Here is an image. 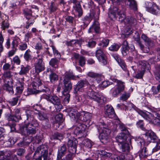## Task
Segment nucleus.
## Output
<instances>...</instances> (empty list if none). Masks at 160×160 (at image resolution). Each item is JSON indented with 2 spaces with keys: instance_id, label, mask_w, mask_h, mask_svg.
<instances>
[{
  "instance_id": "obj_1",
  "label": "nucleus",
  "mask_w": 160,
  "mask_h": 160,
  "mask_svg": "<svg viewBox=\"0 0 160 160\" xmlns=\"http://www.w3.org/2000/svg\"><path fill=\"white\" fill-rule=\"evenodd\" d=\"M27 119L25 121V124L20 127V133L24 136H31L35 134L37 132L36 128L38 124L36 120L33 117V112L29 110L26 111Z\"/></svg>"
},
{
  "instance_id": "obj_2",
  "label": "nucleus",
  "mask_w": 160,
  "mask_h": 160,
  "mask_svg": "<svg viewBox=\"0 0 160 160\" xmlns=\"http://www.w3.org/2000/svg\"><path fill=\"white\" fill-rule=\"evenodd\" d=\"M76 77L70 73L66 74L64 77L62 94L64 96L63 102L65 104L68 103L69 101L70 97L69 92L72 88V84L70 79H75Z\"/></svg>"
},
{
  "instance_id": "obj_3",
  "label": "nucleus",
  "mask_w": 160,
  "mask_h": 160,
  "mask_svg": "<svg viewBox=\"0 0 160 160\" xmlns=\"http://www.w3.org/2000/svg\"><path fill=\"white\" fill-rule=\"evenodd\" d=\"M117 15L119 16V21L124 22L127 17L125 9L123 8H118L116 7L111 8L108 12V16L110 19L112 20L116 19Z\"/></svg>"
},
{
  "instance_id": "obj_4",
  "label": "nucleus",
  "mask_w": 160,
  "mask_h": 160,
  "mask_svg": "<svg viewBox=\"0 0 160 160\" xmlns=\"http://www.w3.org/2000/svg\"><path fill=\"white\" fill-rule=\"evenodd\" d=\"M43 90L44 91V92H45L47 94H43L42 96V98L46 99L54 105L57 106V108H58L61 109L62 108L61 100L59 98L55 95H49L50 91L48 88H46L45 89H43Z\"/></svg>"
},
{
  "instance_id": "obj_5",
  "label": "nucleus",
  "mask_w": 160,
  "mask_h": 160,
  "mask_svg": "<svg viewBox=\"0 0 160 160\" xmlns=\"http://www.w3.org/2000/svg\"><path fill=\"white\" fill-rule=\"evenodd\" d=\"M111 79L117 83V85L112 88L111 90L112 96L113 97H117L124 91L125 87L124 83L115 78H111Z\"/></svg>"
},
{
  "instance_id": "obj_6",
  "label": "nucleus",
  "mask_w": 160,
  "mask_h": 160,
  "mask_svg": "<svg viewBox=\"0 0 160 160\" xmlns=\"http://www.w3.org/2000/svg\"><path fill=\"white\" fill-rule=\"evenodd\" d=\"M67 148L65 144H63L58 150L57 156V160H72V154L70 152L65 157H63L67 152Z\"/></svg>"
},
{
  "instance_id": "obj_7",
  "label": "nucleus",
  "mask_w": 160,
  "mask_h": 160,
  "mask_svg": "<svg viewBox=\"0 0 160 160\" xmlns=\"http://www.w3.org/2000/svg\"><path fill=\"white\" fill-rule=\"evenodd\" d=\"M87 97L90 99H92L98 103H102L106 100V98L101 95L97 92H95L92 89H88L87 92Z\"/></svg>"
},
{
  "instance_id": "obj_8",
  "label": "nucleus",
  "mask_w": 160,
  "mask_h": 160,
  "mask_svg": "<svg viewBox=\"0 0 160 160\" xmlns=\"http://www.w3.org/2000/svg\"><path fill=\"white\" fill-rule=\"evenodd\" d=\"M65 143H67L69 152L72 154L74 157V154L76 152L77 148L78 145V141L75 138H72V139H68L67 142Z\"/></svg>"
},
{
  "instance_id": "obj_9",
  "label": "nucleus",
  "mask_w": 160,
  "mask_h": 160,
  "mask_svg": "<svg viewBox=\"0 0 160 160\" xmlns=\"http://www.w3.org/2000/svg\"><path fill=\"white\" fill-rule=\"evenodd\" d=\"M43 56L42 55H38L37 58V62L34 64L36 72L39 73L44 71L45 69V65L43 62Z\"/></svg>"
},
{
  "instance_id": "obj_10",
  "label": "nucleus",
  "mask_w": 160,
  "mask_h": 160,
  "mask_svg": "<svg viewBox=\"0 0 160 160\" xmlns=\"http://www.w3.org/2000/svg\"><path fill=\"white\" fill-rule=\"evenodd\" d=\"M32 10H29L28 9H24L23 10V13L26 18L28 20L26 22V24L25 27L28 29L29 27L32 25L34 22V19L38 16L37 15L32 16L31 15V12Z\"/></svg>"
},
{
  "instance_id": "obj_11",
  "label": "nucleus",
  "mask_w": 160,
  "mask_h": 160,
  "mask_svg": "<svg viewBox=\"0 0 160 160\" xmlns=\"http://www.w3.org/2000/svg\"><path fill=\"white\" fill-rule=\"evenodd\" d=\"M138 112L139 115L149 122H152L154 123H155V124H157L160 127V120L157 118L155 120V122L154 120H153L154 119L153 116L151 113L145 112L141 110L138 111Z\"/></svg>"
},
{
  "instance_id": "obj_12",
  "label": "nucleus",
  "mask_w": 160,
  "mask_h": 160,
  "mask_svg": "<svg viewBox=\"0 0 160 160\" xmlns=\"http://www.w3.org/2000/svg\"><path fill=\"white\" fill-rule=\"evenodd\" d=\"M100 129H98L99 131L101 132L99 135V138L102 142H106L107 141L109 138L110 131L109 129L107 128H104L102 126L100 127Z\"/></svg>"
},
{
  "instance_id": "obj_13",
  "label": "nucleus",
  "mask_w": 160,
  "mask_h": 160,
  "mask_svg": "<svg viewBox=\"0 0 160 160\" xmlns=\"http://www.w3.org/2000/svg\"><path fill=\"white\" fill-rule=\"evenodd\" d=\"M102 49L101 48H98L96 52L95 56L99 62L104 65L106 64L107 62L106 57Z\"/></svg>"
},
{
  "instance_id": "obj_14",
  "label": "nucleus",
  "mask_w": 160,
  "mask_h": 160,
  "mask_svg": "<svg viewBox=\"0 0 160 160\" xmlns=\"http://www.w3.org/2000/svg\"><path fill=\"white\" fill-rule=\"evenodd\" d=\"M146 8L150 12L153 14L158 15L159 12L158 6L153 2H147L145 3Z\"/></svg>"
},
{
  "instance_id": "obj_15",
  "label": "nucleus",
  "mask_w": 160,
  "mask_h": 160,
  "mask_svg": "<svg viewBox=\"0 0 160 160\" xmlns=\"http://www.w3.org/2000/svg\"><path fill=\"white\" fill-rule=\"evenodd\" d=\"M4 84L3 88L4 89L9 92L13 94L14 91L13 88V81L12 79L7 78L4 80Z\"/></svg>"
},
{
  "instance_id": "obj_16",
  "label": "nucleus",
  "mask_w": 160,
  "mask_h": 160,
  "mask_svg": "<svg viewBox=\"0 0 160 160\" xmlns=\"http://www.w3.org/2000/svg\"><path fill=\"white\" fill-rule=\"evenodd\" d=\"M34 155L43 156L48 155V148L47 146L42 145L38 147L34 153Z\"/></svg>"
},
{
  "instance_id": "obj_17",
  "label": "nucleus",
  "mask_w": 160,
  "mask_h": 160,
  "mask_svg": "<svg viewBox=\"0 0 160 160\" xmlns=\"http://www.w3.org/2000/svg\"><path fill=\"white\" fill-rule=\"evenodd\" d=\"M72 60L75 59L78 60V65L82 67L84 66L86 63V59L84 56L80 55L79 54L74 52L72 54Z\"/></svg>"
},
{
  "instance_id": "obj_18",
  "label": "nucleus",
  "mask_w": 160,
  "mask_h": 160,
  "mask_svg": "<svg viewBox=\"0 0 160 160\" xmlns=\"http://www.w3.org/2000/svg\"><path fill=\"white\" fill-rule=\"evenodd\" d=\"M89 84L88 82L86 80L80 81L78 82L74 88V93L76 94L78 93V92H82L83 91V88L84 85H88Z\"/></svg>"
},
{
  "instance_id": "obj_19",
  "label": "nucleus",
  "mask_w": 160,
  "mask_h": 160,
  "mask_svg": "<svg viewBox=\"0 0 160 160\" xmlns=\"http://www.w3.org/2000/svg\"><path fill=\"white\" fill-rule=\"evenodd\" d=\"M38 119L43 121L42 124L45 126L49 127L50 126L49 120L47 114L42 112H39L38 113Z\"/></svg>"
},
{
  "instance_id": "obj_20",
  "label": "nucleus",
  "mask_w": 160,
  "mask_h": 160,
  "mask_svg": "<svg viewBox=\"0 0 160 160\" xmlns=\"http://www.w3.org/2000/svg\"><path fill=\"white\" fill-rule=\"evenodd\" d=\"M106 110L105 111V115L106 117L110 118H113L115 117L116 114L114 110L112 107L111 106H106Z\"/></svg>"
},
{
  "instance_id": "obj_21",
  "label": "nucleus",
  "mask_w": 160,
  "mask_h": 160,
  "mask_svg": "<svg viewBox=\"0 0 160 160\" xmlns=\"http://www.w3.org/2000/svg\"><path fill=\"white\" fill-rule=\"evenodd\" d=\"M68 114L72 119L74 120L77 118L78 119L80 115L77 110L73 108H69L67 109Z\"/></svg>"
},
{
  "instance_id": "obj_22",
  "label": "nucleus",
  "mask_w": 160,
  "mask_h": 160,
  "mask_svg": "<svg viewBox=\"0 0 160 160\" xmlns=\"http://www.w3.org/2000/svg\"><path fill=\"white\" fill-rule=\"evenodd\" d=\"M92 114L91 113L84 111L80 113L78 119L81 121L86 122L90 120Z\"/></svg>"
},
{
  "instance_id": "obj_23",
  "label": "nucleus",
  "mask_w": 160,
  "mask_h": 160,
  "mask_svg": "<svg viewBox=\"0 0 160 160\" xmlns=\"http://www.w3.org/2000/svg\"><path fill=\"white\" fill-rule=\"evenodd\" d=\"M146 133L144 134L147 137L148 141L150 142L152 141H154L156 139L157 137L154 132L150 130H146Z\"/></svg>"
},
{
  "instance_id": "obj_24",
  "label": "nucleus",
  "mask_w": 160,
  "mask_h": 160,
  "mask_svg": "<svg viewBox=\"0 0 160 160\" xmlns=\"http://www.w3.org/2000/svg\"><path fill=\"white\" fill-rule=\"evenodd\" d=\"M129 135L124 134V132H122L120 133L116 137L117 141L120 143L126 142Z\"/></svg>"
},
{
  "instance_id": "obj_25",
  "label": "nucleus",
  "mask_w": 160,
  "mask_h": 160,
  "mask_svg": "<svg viewBox=\"0 0 160 160\" xmlns=\"http://www.w3.org/2000/svg\"><path fill=\"white\" fill-rule=\"evenodd\" d=\"M4 157L3 159L0 160H18L16 155H12L10 151H7L4 152Z\"/></svg>"
},
{
  "instance_id": "obj_26",
  "label": "nucleus",
  "mask_w": 160,
  "mask_h": 160,
  "mask_svg": "<svg viewBox=\"0 0 160 160\" xmlns=\"http://www.w3.org/2000/svg\"><path fill=\"white\" fill-rule=\"evenodd\" d=\"M129 46L126 40L123 41L122 44V53L123 56H126L129 53Z\"/></svg>"
},
{
  "instance_id": "obj_27",
  "label": "nucleus",
  "mask_w": 160,
  "mask_h": 160,
  "mask_svg": "<svg viewBox=\"0 0 160 160\" xmlns=\"http://www.w3.org/2000/svg\"><path fill=\"white\" fill-rule=\"evenodd\" d=\"M141 38L148 46L150 47H152L153 46V41L148 37L145 34H142L141 35Z\"/></svg>"
},
{
  "instance_id": "obj_28",
  "label": "nucleus",
  "mask_w": 160,
  "mask_h": 160,
  "mask_svg": "<svg viewBox=\"0 0 160 160\" xmlns=\"http://www.w3.org/2000/svg\"><path fill=\"white\" fill-rule=\"evenodd\" d=\"M140 64L142 66V68H143V69L141 71H138L137 74L136 75L135 77L138 79H141L142 78L145 72V69L146 68V64L143 63L142 62H141V63Z\"/></svg>"
},
{
  "instance_id": "obj_29",
  "label": "nucleus",
  "mask_w": 160,
  "mask_h": 160,
  "mask_svg": "<svg viewBox=\"0 0 160 160\" xmlns=\"http://www.w3.org/2000/svg\"><path fill=\"white\" fill-rule=\"evenodd\" d=\"M136 20L132 17L127 16L124 22L125 24L133 26L136 24Z\"/></svg>"
},
{
  "instance_id": "obj_30",
  "label": "nucleus",
  "mask_w": 160,
  "mask_h": 160,
  "mask_svg": "<svg viewBox=\"0 0 160 160\" xmlns=\"http://www.w3.org/2000/svg\"><path fill=\"white\" fill-rule=\"evenodd\" d=\"M42 84L41 80L39 78H37L34 80V81L30 84V87L34 89L37 90L38 88Z\"/></svg>"
},
{
  "instance_id": "obj_31",
  "label": "nucleus",
  "mask_w": 160,
  "mask_h": 160,
  "mask_svg": "<svg viewBox=\"0 0 160 160\" xmlns=\"http://www.w3.org/2000/svg\"><path fill=\"white\" fill-rule=\"evenodd\" d=\"M31 67L29 65L24 66L23 65L21 66V70L19 72L20 75H24L27 74L31 69Z\"/></svg>"
},
{
  "instance_id": "obj_32",
  "label": "nucleus",
  "mask_w": 160,
  "mask_h": 160,
  "mask_svg": "<svg viewBox=\"0 0 160 160\" xmlns=\"http://www.w3.org/2000/svg\"><path fill=\"white\" fill-rule=\"evenodd\" d=\"M16 114L15 116H10V120L12 121H15L16 122L17 120V119H21V117L19 113H20V110L19 109H15L14 110Z\"/></svg>"
},
{
  "instance_id": "obj_33",
  "label": "nucleus",
  "mask_w": 160,
  "mask_h": 160,
  "mask_svg": "<svg viewBox=\"0 0 160 160\" xmlns=\"http://www.w3.org/2000/svg\"><path fill=\"white\" fill-rule=\"evenodd\" d=\"M73 7L74 10L78 12V17H80L82 15L83 11L80 2H78L76 5L73 6Z\"/></svg>"
},
{
  "instance_id": "obj_34",
  "label": "nucleus",
  "mask_w": 160,
  "mask_h": 160,
  "mask_svg": "<svg viewBox=\"0 0 160 160\" xmlns=\"http://www.w3.org/2000/svg\"><path fill=\"white\" fill-rule=\"evenodd\" d=\"M49 78L50 82L52 83H54L58 80V76L56 73L51 71V73L49 75Z\"/></svg>"
},
{
  "instance_id": "obj_35",
  "label": "nucleus",
  "mask_w": 160,
  "mask_h": 160,
  "mask_svg": "<svg viewBox=\"0 0 160 160\" xmlns=\"http://www.w3.org/2000/svg\"><path fill=\"white\" fill-rule=\"evenodd\" d=\"M58 60L56 58H52L49 62V65L55 69L58 68Z\"/></svg>"
},
{
  "instance_id": "obj_36",
  "label": "nucleus",
  "mask_w": 160,
  "mask_h": 160,
  "mask_svg": "<svg viewBox=\"0 0 160 160\" xmlns=\"http://www.w3.org/2000/svg\"><path fill=\"white\" fill-rule=\"evenodd\" d=\"M118 63L123 70L126 72L128 75H129V72L127 69V65L124 60L122 59L118 62Z\"/></svg>"
},
{
  "instance_id": "obj_37",
  "label": "nucleus",
  "mask_w": 160,
  "mask_h": 160,
  "mask_svg": "<svg viewBox=\"0 0 160 160\" xmlns=\"http://www.w3.org/2000/svg\"><path fill=\"white\" fill-rule=\"evenodd\" d=\"M127 4L134 11L137 10V5L136 2L135 0H127Z\"/></svg>"
},
{
  "instance_id": "obj_38",
  "label": "nucleus",
  "mask_w": 160,
  "mask_h": 160,
  "mask_svg": "<svg viewBox=\"0 0 160 160\" xmlns=\"http://www.w3.org/2000/svg\"><path fill=\"white\" fill-rule=\"evenodd\" d=\"M51 48H47V52L49 54H50V52L49 50H52L53 52V53L55 56L58 57H60L61 55L60 53L58 52V51L56 49L55 47L53 46H51Z\"/></svg>"
},
{
  "instance_id": "obj_39",
  "label": "nucleus",
  "mask_w": 160,
  "mask_h": 160,
  "mask_svg": "<svg viewBox=\"0 0 160 160\" xmlns=\"http://www.w3.org/2000/svg\"><path fill=\"white\" fill-rule=\"evenodd\" d=\"M23 57L27 61L31 60L32 56L31 55V52L29 49H28L25 51Z\"/></svg>"
},
{
  "instance_id": "obj_40",
  "label": "nucleus",
  "mask_w": 160,
  "mask_h": 160,
  "mask_svg": "<svg viewBox=\"0 0 160 160\" xmlns=\"http://www.w3.org/2000/svg\"><path fill=\"white\" fill-rule=\"evenodd\" d=\"M119 129L122 132H124V134L129 135V132L127 128L122 123L118 124Z\"/></svg>"
},
{
  "instance_id": "obj_41",
  "label": "nucleus",
  "mask_w": 160,
  "mask_h": 160,
  "mask_svg": "<svg viewBox=\"0 0 160 160\" xmlns=\"http://www.w3.org/2000/svg\"><path fill=\"white\" fill-rule=\"evenodd\" d=\"M121 145V148L123 152H128L129 150V146L128 144L126 142L120 143Z\"/></svg>"
},
{
  "instance_id": "obj_42",
  "label": "nucleus",
  "mask_w": 160,
  "mask_h": 160,
  "mask_svg": "<svg viewBox=\"0 0 160 160\" xmlns=\"http://www.w3.org/2000/svg\"><path fill=\"white\" fill-rule=\"evenodd\" d=\"M139 157L141 158H144L145 156L148 155L147 148L144 147L141 150H140L138 152Z\"/></svg>"
},
{
  "instance_id": "obj_43",
  "label": "nucleus",
  "mask_w": 160,
  "mask_h": 160,
  "mask_svg": "<svg viewBox=\"0 0 160 160\" xmlns=\"http://www.w3.org/2000/svg\"><path fill=\"white\" fill-rule=\"evenodd\" d=\"M99 154L104 158H109L112 155V154L109 152L106 151L105 150H102L99 151Z\"/></svg>"
},
{
  "instance_id": "obj_44",
  "label": "nucleus",
  "mask_w": 160,
  "mask_h": 160,
  "mask_svg": "<svg viewBox=\"0 0 160 160\" xmlns=\"http://www.w3.org/2000/svg\"><path fill=\"white\" fill-rule=\"evenodd\" d=\"M121 45L114 43L109 47V49L112 51H117L120 47Z\"/></svg>"
},
{
  "instance_id": "obj_45",
  "label": "nucleus",
  "mask_w": 160,
  "mask_h": 160,
  "mask_svg": "<svg viewBox=\"0 0 160 160\" xmlns=\"http://www.w3.org/2000/svg\"><path fill=\"white\" fill-rule=\"evenodd\" d=\"M92 28L94 29L95 32L98 33L100 29V24L99 22L98 21H95L92 25Z\"/></svg>"
},
{
  "instance_id": "obj_46",
  "label": "nucleus",
  "mask_w": 160,
  "mask_h": 160,
  "mask_svg": "<svg viewBox=\"0 0 160 160\" xmlns=\"http://www.w3.org/2000/svg\"><path fill=\"white\" fill-rule=\"evenodd\" d=\"M155 77L156 80L160 82V65L156 67Z\"/></svg>"
},
{
  "instance_id": "obj_47",
  "label": "nucleus",
  "mask_w": 160,
  "mask_h": 160,
  "mask_svg": "<svg viewBox=\"0 0 160 160\" xmlns=\"http://www.w3.org/2000/svg\"><path fill=\"white\" fill-rule=\"evenodd\" d=\"M31 9H28V8L25 9H28L29 10H32V11L31 12V15L34 16L36 15V14H37L38 12V8L36 6L33 5L31 6Z\"/></svg>"
},
{
  "instance_id": "obj_48",
  "label": "nucleus",
  "mask_w": 160,
  "mask_h": 160,
  "mask_svg": "<svg viewBox=\"0 0 160 160\" xmlns=\"http://www.w3.org/2000/svg\"><path fill=\"white\" fill-rule=\"evenodd\" d=\"M12 76V72L9 71L4 72L2 75L3 79L4 80L7 78H10Z\"/></svg>"
},
{
  "instance_id": "obj_49",
  "label": "nucleus",
  "mask_w": 160,
  "mask_h": 160,
  "mask_svg": "<svg viewBox=\"0 0 160 160\" xmlns=\"http://www.w3.org/2000/svg\"><path fill=\"white\" fill-rule=\"evenodd\" d=\"M109 42V40L108 39H103L102 40V42H100L98 44V45L100 46V47L98 48L102 49V48L106 47L108 45Z\"/></svg>"
},
{
  "instance_id": "obj_50",
  "label": "nucleus",
  "mask_w": 160,
  "mask_h": 160,
  "mask_svg": "<svg viewBox=\"0 0 160 160\" xmlns=\"http://www.w3.org/2000/svg\"><path fill=\"white\" fill-rule=\"evenodd\" d=\"M87 75L92 78H97L96 80H97V78H99L100 77L99 74L92 72H89L87 74Z\"/></svg>"
},
{
  "instance_id": "obj_51",
  "label": "nucleus",
  "mask_w": 160,
  "mask_h": 160,
  "mask_svg": "<svg viewBox=\"0 0 160 160\" xmlns=\"http://www.w3.org/2000/svg\"><path fill=\"white\" fill-rule=\"evenodd\" d=\"M20 39L18 37L14 38L12 42V48H16L19 44Z\"/></svg>"
},
{
  "instance_id": "obj_52",
  "label": "nucleus",
  "mask_w": 160,
  "mask_h": 160,
  "mask_svg": "<svg viewBox=\"0 0 160 160\" xmlns=\"http://www.w3.org/2000/svg\"><path fill=\"white\" fill-rule=\"evenodd\" d=\"M56 121L58 122L61 123L63 121V115L61 113L57 115L55 117Z\"/></svg>"
},
{
  "instance_id": "obj_53",
  "label": "nucleus",
  "mask_w": 160,
  "mask_h": 160,
  "mask_svg": "<svg viewBox=\"0 0 160 160\" xmlns=\"http://www.w3.org/2000/svg\"><path fill=\"white\" fill-rule=\"evenodd\" d=\"M137 142L138 144H140L141 146H144L148 145V144L144 142V140L141 137H139L137 140Z\"/></svg>"
},
{
  "instance_id": "obj_54",
  "label": "nucleus",
  "mask_w": 160,
  "mask_h": 160,
  "mask_svg": "<svg viewBox=\"0 0 160 160\" xmlns=\"http://www.w3.org/2000/svg\"><path fill=\"white\" fill-rule=\"evenodd\" d=\"M19 97L20 96H18L16 97L12 98V100L9 101V103L11 106H12L16 105L17 103L18 99Z\"/></svg>"
},
{
  "instance_id": "obj_55",
  "label": "nucleus",
  "mask_w": 160,
  "mask_h": 160,
  "mask_svg": "<svg viewBox=\"0 0 160 160\" xmlns=\"http://www.w3.org/2000/svg\"><path fill=\"white\" fill-rule=\"evenodd\" d=\"M133 32L132 29L130 27H127L124 31V35H125V37L127 36H128L131 34Z\"/></svg>"
},
{
  "instance_id": "obj_56",
  "label": "nucleus",
  "mask_w": 160,
  "mask_h": 160,
  "mask_svg": "<svg viewBox=\"0 0 160 160\" xmlns=\"http://www.w3.org/2000/svg\"><path fill=\"white\" fill-rule=\"evenodd\" d=\"M57 9L56 5L54 2H51L49 7V9L51 12H53Z\"/></svg>"
},
{
  "instance_id": "obj_57",
  "label": "nucleus",
  "mask_w": 160,
  "mask_h": 160,
  "mask_svg": "<svg viewBox=\"0 0 160 160\" xmlns=\"http://www.w3.org/2000/svg\"><path fill=\"white\" fill-rule=\"evenodd\" d=\"M112 160H125V157L123 155L119 156L114 155L112 158Z\"/></svg>"
},
{
  "instance_id": "obj_58",
  "label": "nucleus",
  "mask_w": 160,
  "mask_h": 160,
  "mask_svg": "<svg viewBox=\"0 0 160 160\" xmlns=\"http://www.w3.org/2000/svg\"><path fill=\"white\" fill-rule=\"evenodd\" d=\"M44 92V91L43 90V89L42 90H35L33 88L32 89L31 88H28V92L29 94H36L39 92Z\"/></svg>"
},
{
  "instance_id": "obj_59",
  "label": "nucleus",
  "mask_w": 160,
  "mask_h": 160,
  "mask_svg": "<svg viewBox=\"0 0 160 160\" xmlns=\"http://www.w3.org/2000/svg\"><path fill=\"white\" fill-rule=\"evenodd\" d=\"M130 94L129 93H125L123 94L120 97V99L121 100L124 101L127 100L129 97Z\"/></svg>"
},
{
  "instance_id": "obj_60",
  "label": "nucleus",
  "mask_w": 160,
  "mask_h": 160,
  "mask_svg": "<svg viewBox=\"0 0 160 160\" xmlns=\"http://www.w3.org/2000/svg\"><path fill=\"white\" fill-rule=\"evenodd\" d=\"M84 146L86 147L90 148L92 146V144L90 141L88 139H85L82 142Z\"/></svg>"
},
{
  "instance_id": "obj_61",
  "label": "nucleus",
  "mask_w": 160,
  "mask_h": 160,
  "mask_svg": "<svg viewBox=\"0 0 160 160\" xmlns=\"http://www.w3.org/2000/svg\"><path fill=\"white\" fill-rule=\"evenodd\" d=\"M9 24L7 21H4L2 22L1 28L2 30H4L5 29L8 28L9 27Z\"/></svg>"
},
{
  "instance_id": "obj_62",
  "label": "nucleus",
  "mask_w": 160,
  "mask_h": 160,
  "mask_svg": "<svg viewBox=\"0 0 160 160\" xmlns=\"http://www.w3.org/2000/svg\"><path fill=\"white\" fill-rule=\"evenodd\" d=\"M62 135L58 132L55 133L53 135V138L54 139H58L61 140L63 138Z\"/></svg>"
},
{
  "instance_id": "obj_63",
  "label": "nucleus",
  "mask_w": 160,
  "mask_h": 160,
  "mask_svg": "<svg viewBox=\"0 0 160 160\" xmlns=\"http://www.w3.org/2000/svg\"><path fill=\"white\" fill-rule=\"evenodd\" d=\"M137 126L139 127L142 130L146 131V129L143 127V121L139 120L137 123Z\"/></svg>"
},
{
  "instance_id": "obj_64",
  "label": "nucleus",
  "mask_w": 160,
  "mask_h": 160,
  "mask_svg": "<svg viewBox=\"0 0 160 160\" xmlns=\"http://www.w3.org/2000/svg\"><path fill=\"white\" fill-rule=\"evenodd\" d=\"M88 44L87 46L90 48H92L95 46L96 44V42L91 39L88 41Z\"/></svg>"
}]
</instances>
